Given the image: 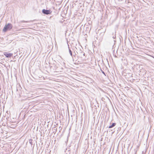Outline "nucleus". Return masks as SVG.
<instances>
[{"label":"nucleus","mask_w":154,"mask_h":154,"mask_svg":"<svg viewBox=\"0 0 154 154\" xmlns=\"http://www.w3.org/2000/svg\"><path fill=\"white\" fill-rule=\"evenodd\" d=\"M12 27L13 26L12 24L10 23H8L4 26L3 29V31L4 32H5L11 30Z\"/></svg>","instance_id":"f257e3e1"},{"label":"nucleus","mask_w":154,"mask_h":154,"mask_svg":"<svg viewBox=\"0 0 154 154\" xmlns=\"http://www.w3.org/2000/svg\"><path fill=\"white\" fill-rule=\"evenodd\" d=\"M42 13L45 14H49L51 13V11L50 10H45L44 9L42 11Z\"/></svg>","instance_id":"f03ea898"},{"label":"nucleus","mask_w":154,"mask_h":154,"mask_svg":"<svg viewBox=\"0 0 154 154\" xmlns=\"http://www.w3.org/2000/svg\"><path fill=\"white\" fill-rule=\"evenodd\" d=\"M4 54L7 58L11 57L13 55L12 54L8 53L7 52H5L4 53Z\"/></svg>","instance_id":"7ed1b4c3"},{"label":"nucleus","mask_w":154,"mask_h":154,"mask_svg":"<svg viewBox=\"0 0 154 154\" xmlns=\"http://www.w3.org/2000/svg\"><path fill=\"white\" fill-rule=\"evenodd\" d=\"M116 125V123H113L112 125L109 127V128H111L114 126H115Z\"/></svg>","instance_id":"20e7f679"},{"label":"nucleus","mask_w":154,"mask_h":154,"mask_svg":"<svg viewBox=\"0 0 154 154\" xmlns=\"http://www.w3.org/2000/svg\"><path fill=\"white\" fill-rule=\"evenodd\" d=\"M112 35L113 36L112 38H113L115 39L116 38V35L115 32L112 33Z\"/></svg>","instance_id":"39448f33"},{"label":"nucleus","mask_w":154,"mask_h":154,"mask_svg":"<svg viewBox=\"0 0 154 154\" xmlns=\"http://www.w3.org/2000/svg\"><path fill=\"white\" fill-rule=\"evenodd\" d=\"M68 46L69 52L70 55L72 57V52L71 50L69 49V45H68Z\"/></svg>","instance_id":"423d86ee"},{"label":"nucleus","mask_w":154,"mask_h":154,"mask_svg":"<svg viewBox=\"0 0 154 154\" xmlns=\"http://www.w3.org/2000/svg\"><path fill=\"white\" fill-rule=\"evenodd\" d=\"M29 21H25L24 20H22L20 22V23H23V22H26V23H28L29 22Z\"/></svg>","instance_id":"0eeeda50"},{"label":"nucleus","mask_w":154,"mask_h":154,"mask_svg":"<svg viewBox=\"0 0 154 154\" xmlns=\"http://www.w3.org/2000/svg\"><path fill=\"white\" fill-rule=\"evenodd\" d=\"M100 70H101V72L103 74H104L105 75H105V74L104 72L101 69H100Z\"/></svg>","instance_id":"6e6552de"},{"label":"nucleus","mask_w":154,"mask_h":154,"mask_svg":"<svg viewBox=\"0 0 154 154\" xmlns=\"http://www.w3.org/2000/svg\"><path fill=\"white\" fill-rule=\"evenodd\" d=\"M83 55L85 56V53H84L83 54Z\"/></svg>","instance_id":"1a4fd4ad"},{"label":"nucleus","mask_w":154,"mask_h":154,"mask_svg":"<svg viewBox=\"0 0 154 154\" xmlns=\"http://www.w3.org/2000/svg\"><path fill=\"white\" fill-rule=\"evenodd\" d=\"M114 42H115V41H116V40H114Z\"/></svg>","instance_id":"9d476101"},{"label":"nucleus","mask_w":154,"mask_h":154,"mask_svg":"<svg viewBox=\"0 0 154 154\" xmlns=\"http://www.w3.org/2000/svg\"><path fill=\"white\" fill-rule=\"evenodd\" d=\"M30 143H31V141H30L29 142Z\"/></svg>","instance_id":"9b49d317"},{"label":"nucleus","mask_w":154,"mask_h":154,"mask_svg":"<svg viewBox=\"0 0 154 154\" xmlns=\"http://www.w3.org/2000/svg\"><path fill=\"white\" fill-rule=\"evenodd\" d=\"M30 143H31V141H30L29 142Z\"/></svg>","instance_id":"f8f14e48"}]
</instances>
